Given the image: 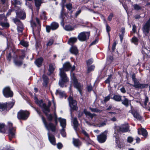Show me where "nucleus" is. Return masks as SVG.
<instances>
[{"label":"nucleus","mask_w":150,"mask_h":150,"mask_svg":"<svg viewBox=\"0 0 150 150\" xmlns=\"http://www.w3.org/2000/svg\"><path fill=\"white\" fill-rule=\"evenodd\" d=\"M71 66L70 63L67 62L65 63L63 65V67L60 69L59 75L61 78V79L59 81V85L61 87H63L64 86V83L67 82L69 81L66 75L64 72V71H69Z\"/></svg>","instance_id":"f257e3e1"},{"label":"nucleus","mask_w":150,"mask_h":150,"mask_svg":"<svg viewBox=\"0 0 150 150\" xmlns=\"http://www.w3.org/2000/svg\"><path fill=\"white\" fill-rule=\"evenodd\" d=\"M29 112L26 110H20L17 113V117L19 120H25L29 116Z\"/></svg>","instance_id":"f03ea898"},{"label":"nucleus","mask_w":150,"mask_h":150,"mask_svg":"<svg viewBox=\"0 0 150 150\" xmlns=\"http://www.w3.org/2000/svg\"><path fill=\"white\" fill-rule=\"evenodd\" d=\"M42 120L45 128L48 130H51L53 132L55 131L56 126L55 125L51 122L47 124L45 118L43 116L42 117Z\"/></svg>","instance_id":"7ed1b4c3"},{"label":"nucleus","mask_w":150,"mask_h":150,"mask_svg":"<svg viewBox=\"0 0 150 150\" xmlns=\"http://www.w3.org/2000/svg\"><path fill=\"white\" fill-rule=\"evenodd\" d=\"M14 104L12 102L0 103V110L2 111L5 110H9L13 107Z\"/></svg>","instance_id":"20e7f679"},{"label":"nucleus","mask_w":150,"mask_h":150,"mask_svg":"<svg viewBox=\"0 0 150 150\" xmlns=\"http://www.w3.org/2000/svg\"><path fill=\"white\" fill-rule=\"evenodd\" d=\"M142 30L143 33L146 36H148L150 31V18L143 26Z\"/></svg>","instance_id":"39448f33"},{"label":"nucleus","mask_w":150,"mask_h":150,"mask_svg":"<svg viewBox=\"0 0 150 150\" xmlns=\"http://www.w3.org/2000/svg\"><path fill=\"white\" fill-rule=\"evenodd\" d=\"M89 32H82L80 33L78 35V38L81 41H86L88 39L90 36Z\"/></svg>","instance_id":"423d86ee"},{"label":"nucleus","mask_w":150,"mask_h":150,"mask_svg":"<svg viewBox=\"0 0 150 150\" xmlns=\"http://www.w3.org/2000/svg\"><path fill=\"white\" fill-rule=\"evenodd\" d=\"M3 93L4 96L6 98L12 97L13 95V93L10 88L9 87H6L3 90Z\"/></svg>","instance_id":"0eeeda50"},{"label":"nucleus","mask_w":150,"mask_h":150,"mask_svg":"<svg viewBox=\"0 0 150 150\" xmlns=\"http://www.w3.org/2000/svg\"><path fill=\"white\" fill-rule=\"evenodd\" d=\"M68 100L69 106L73 110H77L78 107L76 106L77 102L73 99L72 97L69 96L68 98Z\"/></svg>","instance_id":"6e6552de"},{"label":"nucleus","mask_w":150,"mask_h":150,"mask_svg":"<svg viewBox=\"0 0 150 150\" xmlns=\"http://www.w3.org/2000/svg\"><path fill=\"white\" fill-rule=\"evenodd\" d=\"M35 103L42 108V110L45 109V110L49 111L48 108L46 107V104L43 103L42 100H39L36 97L35 98Z\"/></svg>","instance_id":"1a4fd4ad"},{"label":"nucleus","mask_w":150,"mask_h":150,"mask_svg":"<svg viewBox=\"0 0 150 150\" xmlns=\"http://www.w3.org/2000/svg\"><path fill=\"white\" fill-rule=\"evenodd\" d=\"M8 126L9 128L8 132V135L9 137V139L11 140L12 138L14 136V132L15 130V129L12 127L13 124L10 122H8Z\"/></svg>","instance_id":"9d476101"},{"label":"nucleus","mask_w":150,"mask_h":150,"mask_svg":"<svg viewBox=\"0 0 150 150\" xmlns=\"http://www.w3.org/2000/svg\"><path fill=\"white\" fill-rule=\"evenodd\" d=\"M129 126L127 124L122 125L117 128V129L119 132H126L129 130Z\"/></svg>","instance_id":"9b49d317"},{"label":"nucleus","mask_w":150,"mask_h":150,"mask_svg":"<svg viewBox=\"0 0 150 150\" xmlns=\"http://www.w3.org/2000/svg\"><path fill=\"white\" fill-rule=\"evenodd\" d=\"M107 138V135L105 132H103L98 135L97 137V139L98 141L100 143L104 142Z\"/></svg>","instance_id":"f8f14e48"},{"label":"nucleus","mask_w":150,"mask_h":150,"mask_svg":"<svg viewBox=\"0 0 150 150\" xmlns=\"http://www.w3.org/2000/svg\"><path fill=\"white\" fill-rule=\"evenodd\" d=\"M72 79L74 82V87L79 91L80 93L81 94L82 87V85L78 83L77 79L75 77L72 78Z\"/></svg>","instance_id":"ddd939ff"},{"label":"nucleus","mask_w":150,"mask_h":150,"mask_svg":"<svg viewBox=\"0 0 150 150\" xmlns=\"http://www.w3.org/2000/svg\"><path fill=\"white\" fill-rule=\"evenodd\" d=\"M16 14L17 16L21 19H24L26 17L25 13L21 9H19L17 11Z\"/></svg>","instance_id":"4468645a"},{"label":"nucleus","mask_w":150,"mask_h":150,"mask_svg":"<svg viewBox=\"0 0 150 150\" xmlns=\"http://www.w3.org/2000/svg\"><path fill=\"white\" fill-rule=\"evenodd\" d=\"M138 134H142L145 137H146L148 134V133L146 130L144 129H139L138 131Z\"/></svg>","instance_id":"2eb2a0df"},{"label":"nucleus","mask_w":150,"mask_h":150,"mask_svg":"<svg viewBox=\"0 0 150 150\" xmlns=\"http://www.w3.org/2000/svg\"><path fill=\"white\" fill-rule=\"evenodd\" d=\"M64 15H65V16L67 18H68V14L67 13H64L63 11H62L61 13V15L60 16V18L61 20V25L63 26L64 25V20L63 16Z\"/></svg>","instance_id":"dca6fc26"},{"label":"nucleus","mask_w":150,"mask_h":150,"mask_svg":"<svg viewBox=\"0 0 150 150\" xmlns=\"http://www.w3.org/2000/svg\"><path fill=\"white\" fill-rule=\"evenodd\" d=\"M71 52L74 54L76 55L78 52V50L75 46H72L70 49Z\"/></svg>","instance_id":"f3484780"},{"label":"nucleus","mask_w":150,"mask_h":150,"mask_svg":"<svg viewBox=\"0 0 150 150\" xmlns=\"http://www.w3.org/2000/svg\"><path fill=\"white\" fill-rule=\"evenodd\" d=\"M73 123L74 125V129L76 131L77 130L78 126V122L76 118H74L73 120Z\"/></svg>","instance_id":"a211bd4d"},{"label":"nucleus","mask_w":150,"mask_h":150,"mask_svg":"<svg viewBox=\"0 0 150 150\" xmlns=\"http://www.w3.org/2000/svg\"><path fill=\"white\" fill-rule=\"evenodd\" d=\"M47 134L48 135V139L50 142L52 144L54 145H55V138L54 136L53 135L50 136L49 133H48Z\"/></svg>","instance_id":"6ab92c4d"},{"label":"nucleus","mask_w":150,"mask_h":150,"mask_svg":"<svg viewBox=\"0 0 150 150\" xmlns=\"http://www.w3.org/2000/svg\"><path fill=\"white\" fill-rule=\"evenodd\" d=\"M75 26H71V25H66L64 27V29L68 31H71L74 30L75 28Z\"/></svg>","instance_id":"aec40b11"},{"label":"nucleus","mask_w":150,"mask_h":150,"mask_svg":"<svg viewBox=\"0 0 150 150\" xmlns=\"http://www.w3.org/2000/svg\"><path fill=\"white\" fill-rule=\"evenodd\" d=\"M60 124V125L62 127V128H64L66 125V120L59 118V119Z\"/></svg>","instance_id":"412c9836"},{"label":"nucleus","mask_w":150,"mask_h":150,"mask_svg":"<svg viewBox=\"0 0 150 150\" xmlns=\"http://www.w3.org/2000/svg\"><path fill=\"white\" fill-rule=\"evenodd\" d=\"M50 26L51 27V29L54 30L57 29L59 27V25L57 23L53 22L51 24Z\"/></svg>","instance_id":"4be33fe9"},{"label":"nucleus","mask_w":150,"mask_h":150,"mask_svg":"<svg viewBox=\"0 0 150 150\" xmlns=\"http://www.w3.org/2000/svg\"><path fill=\"white\" fill-rule=\"evenodd\" d=\"M43 61V59L40 58L37 59L35 62V63L38 67H40Z\"/></svg>","instance_id":"5701e85b"},{"label":"nucleus","mask_w":150,"mask_h":150,"mask_svg":"<svg viewBox=\"0 0 150 150\" xmlns=\"http://www.w3.org/2000/svg\"><path fill=\"white\" fill-rule=\"evenodd\" d=\"M77 40V38L75 37H72L70 38L69 40L68 41V43L70 45H72L74 43L76 42Z\"/></svg>","instance_id":"b1692460"},{"label":"nucleus","mask_w":150,"mask_h":150,"mask_svg":"<svg viewBox=\"0 0 150 150\" xmlns=\"http://www.w3.org/2000/svg\"><path fill=\"white\" fill-rule=\"evenodd\" d=\"M132 114L134 117L136 118L137 120H140L142 119V117L137 112H133Z\"/></svg>","instance_id":"393cba45"},{"label":"nucleus","mask_w":150,"mask_h":150,"mask_svg":"<svg viewBox=\"0 0 150 150\" xmlns=\"http://www.w3.org/2000/svg\"><path fill=\"white\" fill-rule=\"evenodd\" d=\"M55 93L56 95L59 94L62 97H65V98L66 97L64 91H62L59 90H57Z\"/></svg>","instance_id":"a878e982"},{"label":"nucleus","mask_w":150,"mask_h":150,"mask_svg":"<svg viewBox=\"0 0 150 150\" xmlns=\"http://www.w3.org/2000/svg\"><path fill=\"white\" fill-rule=\"evenodd\" d=\"M73 143L76 146H78L81 144V143L79 140L74 139H73Z\"/></svg>","instance_id":"bb28decb"},{"label":"nucleus","mask_w":150,"mask_h":150,"mask_svg":"<svg viewBox=\"0 0 150 150\" xmlns=\"http://www.w3.org/2000/svg\"><path fill=\"white\" fill-rule=\"evenodd\" d=\"M112 98L117 101H120L121 100V97L118 95H115Z\"/></svg>","instance_id":"cd10ccee"},{"label":"nucleus","mask_w":150,"mask_h":150,"mask_svg":"<svg viewBox=\"0 0 150 150\" xmlns=\"http://www.w3.org/2000/svg\"><path fill=\"white\" fill-rule=\"evenodd\" d=\"M18 25L17 30L19 33H22L23 28V26L22 24L21 23Z\"/></svg>","instance_id":"c85d7f7f"},{"label":"nucleus","mask_w":150,"mask_h":150,"mask_svg":"<svg viewBox=\"0 0 150 150\" xmlns=\"http://www.w3.org/2000/svg\"><path fill=\"white\" fill-rule=\"evenodd\" d=\"M116 141L117 144V146L118 148L121 149L123 147V144L122 142H121L119 140H117V139L116 140Z\"/></svg>","instance_id":"c756f323"},{"label":"nucleus","mask_w":150,"mask_h":150,"mask_svg":"<svg viewBox=\"0 0 150 150\" xmlns=\"http://www.w3.org/2000/svg\"><path fill=\"white\" fill-rule=\"evenodd\" d=\"M84 112L86 115L89 116L91 118H92L93 117L95 116V114H92L90 112L87 111L86 110H84Z\"/></svg>","instance_id":"7c9ffc66"},{"label":"nucleus","mask_w":150,"mask_h":150,"mask_svg":"<svg viewBox=\"0 0 150 150\" xmlns=\"http://www.w3.org/2000/svg\"><path fill=\"white\" fill-rule=\"evenodd\" d=\"M134 85H132V86L134 87H135L136 88H139L140 85V83H139V81L136 80V81H134Z\"/></svg>","instance_id":"2f4dec72"},{"label":"nucleus","mask_w":150,"mask_h":150,"mask_svg":"<svg viewBox=\"0 0 150 150\" xmlns=\"http://www.w3.org/2000/svg\"><path fill=\"white\" fill-rule=\"evenodd\" d=\"M35 1V4L36 6L38 8V10L39 8H38L40 6L41 4V1L40 0H34Z\"/></svg>","instance_id":"473e14b6"},{"label":"nucleus","mask_w":150,"mask_h":150,"mask_svg":"<svg viewBox=\"0 0 150 150\" xmlns=\"http://www.w3.org/2000/svg\"><path fill=\"white\" fill-rule=\"evenodd\" d=\"M46 115L47 117V118L49 121H51L52 119V116L51 114L48 115L47 113L49 112H47V111H45V112H44Z\"/></svg>","instance_id":"72a5a7b5"},{"label":"nucleus","mask_w":150,"mask_h":150,"mask_svg":"<svg viewBox=\"0 0 150 150\" xmlns=\"http://www.w3.org/2000/svg\"><path fill=\"white\" fill-rule=\"evenodd\" d=\"M46 13L44 11H42L40 14V18L42 19L46 20L47 18L45 16Z\"/></svg>","instance_id":"f704fd0d"},{"label":"nucleus","mask_w":150,"mask_h":150,"mask_svg":"<svg viewBox=\"0 0 150 150\" xmlns=\"http://www.w3.org/2000/svg\"><path fill=\"white\" fill-rule=\"evenodd\" d=\"M5 125L4 124H0V132L4 133L5 132L4 129Z\"/></svg>","instance_id":"c9c22d12"},{"label":"nucleus","mask_w":150,"mask_h":150,"mask_svg":"<svg viewBox=\"0 0 150 150\" xmlns=\"http://www.w3.org/2000/svg\"><path fill=\"white\" fill-rule=\"evenodd\" d=\"M122 103L127 107L129 105V100L128 99L126 98H125L124 100H123L122 102Z\"/></svg>","instance_id":"e433bc0d"},{"label":"nucleus","mask_w":150,"mask_h":150,"mask_svg":"<svg viewBox=\"0 0 150 150\" xmlns=\"http://www.w3.org/2000/svg\"><path fill=\"white\" fill-rule=\"evenodd\" d=\"M54 70V66L52 64H50L49 65V69L48 70L50 72V73H52L53 71Z\"/></svg>","instance_id":"4c0bfd02"},{"label":"nucleus","mask_w":150,"mask_h":150,"mask_svg":"<svg viewBox=\"0 0 150 150\" xmlns=\"http://www.w3.org/2000/svg\"><path fill=\"white\" fill-rule=\"evenodd\" d=\"M20 44L25 47H27L28 46V43L23 40H21L20 42Z\"/></svg>","instance_id":"58836bf2"},{"label":"nucleus","mask_w":150,"mask_h":150,"mask_svg":"<svg viewBox=\"0 0 150 150\" xmlns=\"http://www.w3.org/2000/svg\"><path fill=\"white\" fill-rule=\"evenodd\" d=\"M14 63L15 65L18 66H21L23 64V62L22 61L16 60H15L14 61Z\"/></svg>","instance_id":"ea45409f"},{"label":"nucleus","mask_w":150,"mask_h":150,"mask_svg":"<svg viewBox=\"0 0 150 150\" xmlns=\"http://www.w3.org/2000/svg\"><path fill=\"white\" fill-rule=\"evenodd\" d=\"M148 86V85L147 84L140 83L139 88H147Z\"/></svg>","instance_id":"a19ab883"},{"label":"nucleus","mask_w":150,"mask_h":150,"mask_svg":"<svg viewBox=\"0 0 150 150\" xmlns=\"http://www.w3.org/2000/svg\"><path fill=\"white\" fill-rule=\"evenodd\" d=\"M95 68L94 66L93 65H91L88 68L87 72L88 73H89L91 71H93Z\"/></svg>","instance_id":"79ce46f5"},{"label":"nucleus","mask_w":150,"mask_h":150,"mask_svg":"<svg viewBox=\"0 0 150 150\" xmlns=\"http://www.w3.org/2000/svg\"><path fill=\"white\" fill-rule=\"evenodd\" d=\"M131 41L135 44H137V43L138 41V40L136 37H134L132 39Z\"/></svg>","instance_id":"37998d69"},{"label":"nucleus","mask_w":150,"mask_h":150,"mask_svg":"<svg viewBox=\"0 0 150 150\" xmlns=\"http://www.w3.org/2000/svg\"><path fill=\"white\" fill-rule=\"evenodd\" d=\"M12 3L14 5L21 4V0H14V1Z\"/></svg>","instance_id":"c03bdc74"},{"label":"nucleus","mask_w":150,"mask_h":150,"mask_svg":"<svg viewBox=\"0 0 150 150\" xmlns=\"http://www.w3.org/2000/svg\"><path fill=\"white\" fill-rule=\"evenodd\" d=\"M1 25L3 27H8L9 26V24L7 23L2 22L1 23Z\"/></svg>","instance_id":"a18cd8bd"},{"label":"nucleus","mask_w":150,"mask_h":150,"mask_svg":"<svg viewBox=\"0 0 150 150\" xmlns=\"http://www.w3.org/2000/svg\"><path fill=\"white\" fill-rule=\"evenodd\" d=\"M54 41V40L53 39H50L47 44V46H48L51 45L53 43Z\"/></svg>","instance_id":"49530a36"},{"label":"nucleus","mask_w":150,"mask_h":150,"mask_svg":"<svg viewBox=\"0 0 150 150\" xmlns=\"http://www.w3.org/2000/svg\"><path fill=\"white\" fill-rule=\"evenodd\" d=\"M3 19H4L5 21H6L7 20L4 14L0 15V20H1Z\"/></svg>","instance_id":"de8ad7c7"},{"label":"nucleus","mask_w":150,"mask_h":150,"mask_svg":"<svg viewBox=\"0 0 150 150\" xmlns=\"http://www.w3.org/2000/svg\"><path fill=\"white\" fill-rule=\"evenodd\" d=\"M51 105V103L49 101L48 102V105L47 106H46V107L48 108V109L49 110V111H48L47 110H45V109H44L43 110V112H45V111H47V112H50V106Z\"/></svg>","instance_id":"09e8293b"},{"label":"nucleus","mask_w":150,"mask_h":150,"mask_svg":"<svg viewBox=\"0 0 150 150\" xmlns=\"http://www.w3.org/2000/svg\"><path fill=\"white\" fill-rule=\"evenodd\" d=\"M90 109L92 112H98L100 111V110L97 108H89Z\"/></svg>","instance_id":"8fccbe9b"},{"label":"nucleus","mask_w":150,"mask_h":150,"mask_svg":"<svg viewBox=\"0 0 150 150\" xmlns=\"http://www.w3.org/2000/svg\"><path fill=\"white\" fill-rule=\"evenodd\" d=\"M22 55L20 56V58L21 59H23L25 57V51L24 50H22Z\"/></svg>","instance_id":"3c124183"},{"label":"nucleus","mask_w":150,"mask_h":150,"mask_svg":"<svg viewBox=\"0 0 150 150\" xmlns=\"http://www.w3.org/2000/svg\"><path fill=\"white\" fill-rule=\"evenodd\" d=\"M148 100H149V99H148V97H147L146 96L145 97V100L144 101V104L145 106V107L146 108H148L147 107V106H146V104H147V103L148 101Z\"/></svg>","instance_id":"603ef678"},{"label":"nucleus","mask_w":150,"mask_h":150,"mask_svg":"<svg viewBox=\"0 0 150 150\" xmlns=\"http://www.w3.org/2000/svg\"><path fill=\"white\" fill-rule=\"evenodd\" d=\"M31 26L33 28V31H34V28L35 27H36V25L35 23L33 21H31Z\"/></svg>","instance_id":"864d4df0"},{"label":"nucleus","mask_w":150,"mask_h":150,"mask_svg":"<svg viewBox=\"0 0 150 150\" xmlns=\"http://www.w3.org/2000/svg\"><path fill=\"white\" fill-rule=\"evenodd\" d=\"M112 78V76H109L108 79L105 81V82L106 83H109L110 81V80Z\"/></svg>","instance_id":"5fc2aeb1"},{"label":"nucleus","mask_w":150,"mask_h":150,"mask_svg":"<svg viewBox=\"0 0 150 150\" xmlns=\"http://www.w3.org/2000/svg\"><path fill=\"white\" fill-rule=\"evenodd\" d=\"M13 21L17 25H18V24L21 23L20 21L18 19L16 18L13 19Z\"/></svg>","instance_id":"6e6d98bb"},{"label":"nucleus","mask_w":150,"mask_h":150,"mask_svg":"<svg viewBox=\"0 0 150 150\" xmlns=\"http://www.w3.org/2000/svg\"><path fill=\"white\" fill-rule=\"evenodd\" d=\"M61 133L63 137H65L66 136V134L65 132L64 128H62L61 131Z\"/></svg>","instance_id":"4d7b16f0"},{"label":"nucleus","mask_w":150,"mask_h":150,"mask_svg":"<svg viewBox=\"0 0 150 150\" xmlns=\"http://www.w3.org/2000/svg\"><path fill=\"white\" fill-rule=\"evenodd\" d=\"M134 9L136 10H139L141 9V7L137 4L134 5Z\"/></svg>","instance_id":"13d9d810"},{"label":"nucleus","mask_w":150,"mask_h":150,"mask_svg":"<svg viewBox=\"0 0 150 150\" xmlns=\"http://www.w3.org/2000/svg\"><path fill=\"white\" fill-rule=\"evenodd\" d=\"M46 30L47 32L48 33H49L50 31V30L51 29V27L50 25H47L46 27Z\"/></svg>","instance_id":"bf43d9fd"},{"label":"nucleus","mask_w":150,"mask_h":150,"mask_svg":"<svg viewBox=\"0 0 150 150\" xmlns=\"http://www.w3.org/2000/svg\"><path fill=\"white\" fill-rule=\"evenodd\" d=\"M35 110L37 111V113L39 114V115L42 118V117L43 116L41 115V112L40 110L38 108H36L33 107Z\"/></svg>","instance_id":"052dcab7"},{"label":"nucleus","mask_w":150,"mask_h":150,"mask_svg":"<svg viewBox=\"0 0 150 150\" xmlns=\"http://www.w3.org/2000/svg\"><path fill=\"white\" fill-rule=\"evenodd\" d=\"M67 8L69 10H71L72 8V4H67L66 6Z\"/></svg>","instance_id":"680f3d73"},{"label":"nucleus","mask_w":150,"mask_h":150,"mask_svg":"<svg viewBox=\"0 0 150 150\" xmlns=\"http://www.w3.org/2000/svg\"><path fill=\"white\" fill-rule=\"evenodd\" d=\"M93 62V59H91L88 60H87L86 62L87 65H90V64H92Z\"/></svg>","instance_id":"e2e57ef3"},{"label":"nucleus","mask_w":150,"mask_h":150,"mask_svg":"<svg viewBox=\"0 0 150 150\" xmlns=\"http://www.w3.org/2000/svg\"><path fill=\"white\" fill-rule=\"evenodd\" d=\"M33 3L32 2L30 4H29L28 1H26V2L25 3V5L26 6H28V7H29V8H30L31 7V6L32 5V4H33Z\"/></svg>","instance_id":"0e129e2a"},{"label":"nucleus","mask_w":150,"mask_h":150,"mask_svg":"<svg viewBox=\"0 0 150 150\" xmlns=\"http://www.w3.org/2000/svg\"><path fill=\"white\" fill-rule=\"evenodd\" d=\"M110 98V96H107L106 97L105 99L104 100V102H106L109 100Z\"/></svg>","instance_id":"69168bd1"},{"label":"nucleus","mask_w":150,"mask_h":150,"mask_svg":"<svg viewBox=\"0 0 150 150\" xmlns=\"http://www.w3.org/2000/svg\"><path fill=\"white\" fill-rule=\"evenodd\" d=\"M106 29L108 33V35L109 36V32L110 31V27L107 24L106 25Z\"/></svg>","instance_id":"338daca9"},{"label":"nucleus","mask_w":150,"mask_h":150,"mask_svg":"<svg viewBox=\"0 0 150 150\" xmlns=\"http://www.w3.org/2000/svg\"><path fill=\"white\" fill-rule=\"evenodd\" d=\"M133 141V138L131 137H129L127 139V142L129 143L132 142Z\"/></svg>","instance_id":"774afa93"}]
</instances>
